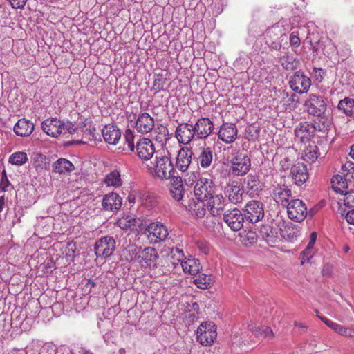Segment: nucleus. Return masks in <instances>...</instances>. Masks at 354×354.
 Listing matches in <instances>:
<instances>
[{"mask_svg":"<svg viewBox=\"0 0 354 354\" xmlns=\"http://www.w3.org/2000/svg\"><path fill=\"white\" fill-rule=\"evenodd\" d=\"M41 129L47 135L53 138H57L62 133L72 134L76 131L75 124L71 121L61 120L57 118H51L43 121Z\"/></svg>","mask_w":354,"mask_h":354,"instance_id":"obj_1","label":"nucleus"},{"mask_svg":"<svg viewBox=\"0 0 354 354\" xmlns=\"http://www.w3.org/2000/svg\"><path fill=\"white\" fill-rule=\"evenodd\" d=\"M197 340L205 346H211L217 337V328L212 322H203L196 331Z\"/></svg>","mask_w":354,"mask_h":354,"instance_id":"obj_2","label":"nucleus"},{"mask_svg":"<svg viewBox=\"0 0 354 354\" xmlns=\"http://www.w3.org/2000/svg\"><path fill=\"white\" fill-rule=\"evenodd\" d=\"M285 37L286 33L283 26L278 24L268 27L264 32V37L267 45L274 50H279L281 48V42Z\"/></svg>","mask_w":354,"mask_h":354,"instance_id":"obj_3","label":"nucleus"},{"mask_svg":"<svg viewBox=\"0 0 354 354\" xmlns=\"http://www.w3.org/2000/svg\"><path fill=\"white\" fill-rule=\"evenodd\" d=\"M243 211L244 218L250 223H256L264 217L263 204L257 200H252L246 203Z\"/></svg>","mask_w":354,"mask_h":354,"instance_id":"obj_4","label":"nucleus"},{"mask_svg":"<svg viewBox=\"0 0 354 354\" xmlns=\"http://www.w3.org/2000/svg\"><path fill=\"white\" fill-rule=\"evenodd\" d=\"M153 169L156 176L161 180H167L168 178L171 177L172 172H175L171 158L162 155L156 156Z\"/></svg>","mask_w":354,"mask_h":354,"instance_id":"obj_5","label":"nucleus"},{"mask_svg":"<svg viewBox=\"0 0 354 354\" xmlns=\"http://www.w3.org/2000/svg\"><path fill=\"white\" fill-rule=\"evenodd\" d=\"M216 187L213 181L205 177L197 180L194 192L198 201H207L215 194Z\"/></svg>","mask_w":354,"mask_h":354,"instance_id":"obj_6","label":"nucleus"},{"mask_svg":"<svg viewBox=\"0 0 354 354\" xmlns=\"http://www.w3.org/2000/svg\"><path fill=\"white\" fill-rule=\"evenodd\" d=\"M304 105L310 115L319 118L326 110L327 100L322 95L310 94Z\"/></svg>","mask_w":354,"mask_h":354,"instance_id":"obj_7","label":"nucleus"},{"mask_svg":"<svg viewBox=\"0 0 354 354\" xmlns=\"http://www.w3.org/2000/svg\"><path fill=\"white\" fill-rule=\"evenodd\" d=\"M144 234L151 243H157L164 241L169 232L167 227L161 223H151L145 230Z\"/></svg>","mask_w":354,"mask_h":354,"instance_id":"obj_8","label":"nucleus"},{"mask_svg":"<svg viewBox=\"0 0 354 354\" xmlns=\"http://www.w3.org/2000/svg\"><path fill=\"white\" fill-rule=\"evenodd\" d=\"M115 250V241L113 237L105 236L96 241L94 245L95 255L98 258L105 259L112 255Z\"/></svg>","mask_w":354,"mask_h":354,"instance_id":"obj_9","label":"nucleus"},{"mask_svg":"<svg viewBox=\"0 0 354 354\" xmlns=\"http://www.w3.org/2000/svg\"><path fill=\"white\" fill-rule=\"evenodd\" d=\"M286 206L290 219L299 223L306 218L307 207L303 201L300 199H291Z\"/></svg>","mask_w":354,"mask_h":354,"instance_id":"obj_10","label":"nucleus"},{"mask_svg":"<svg viewBox=\"0 0 354 354\" xmlns=\"http://www.w3.org/2000/svg\"><path fill=\"white\" fill-rule=\"evenodd\" d=\"M289 85L294 91L301 94L308 92L311 85V80L301 71H297L290 76Z\"/></svg>","mask_w":354,"mask_h":354,"instance_id":"obj_11","label":"nucleus"},{"mask_svg":"<svg viewBox=\"0 0 354 354\" xmlns=\"http://www.w3.org/2000/svg\"><path fill=\"white\" fill-rule=\"evenodd\" d=\"M194 131L193 124L190 121L181 122L176 128L175 137L179 143L188 145L194 140H196Z\"/></svg>","mask_w":354,"mask_h":354,"instance_id":"obj_12","label":"nucleus"},{"mask_svg":"<svg viewBox=\"0 0 354 354\" xmlns=\"http://www.w3.org/2000/svg\"><path fill=\"white\" fill-rule=\"evenodd\" d=\"M251 161L249 156L239 153L232 159L230 171L234 176H243L249 171Z\"/></svg>","mask_w":354,"mask_h":354,"instance_id":"obj_13","label":"nucleus"},{"mask_svg":"<svg viewBox=\"0 0 354 354\" xmlns=\"http://www.w3.org/2000/svg\"><path fill=\"white\" fill-rule=\"evenodd\" d=\"M243 187L236 180L227 183L224 189V194L228 201L234 205H238L243 201Z\"/></svg>","mask_w":354,"mask_h":354,"instance_id":"obj_14","label":"nucleus"},{"mask_svg":"<svg viewBox=\"0 0 354 354\" xmlns=\"http://www.w3.org/2000/svg\"><path fill=\"white\" fill-rule=\"evenodd\" d=\"M244 220L243 214L237 208L227 210L223 213V221L233 231L240 230L243 226Z\"/></svg>","mask_w":354,"mask_h":354,"instance_id":"obj_15","label":"nucleus"},{"mask_svg":"<svg viewBox=\"0 0 354 354\" xmlns=\"http://www.w3.org/2000/svg\"><path fill=\"white\" fill-rule=\"evenodd\" d=\"M214 126V122L209 118L205 117L198 118L193 124L194 133H195L196 140L208 138L213 131Z\"/></svg>","mask_w":354,"mask_h":354,"instance_id":"obj_16","label":"nucleus"},{"mask_svg":"<svg viewBox=\"0 0 354 354\" xmlns=\"http://www.w3.org/2000/svg\"><path fill=\"white\" fill-rule=\"evenodd\" d=\"M159 258L157 250L153 247L141 249L138 263L142 268H156Z\"/></svg>","mask_w":354,"mask_h":354,"instance_id":"obj_17","label":"nucleus"},{"mask_svg":"<svg viewBox=\"0 0 354 354\" xmlns=\"http://www.w3.org/2000/svg\"><path fill=\"white\" fill-rule=\"evenodd\" d=\"M137 156L142 160H150L155 153V147L152 141L147 138L140 139L136 145Z\"/></svg>","mask_w":354,"mask_h":354,"instance_id":"obj_18","label":"nucleus"},{"mask_svg":"<svg viewBox=\"0 0 354 354\" xmlns=\"http://www.w3.org/2000/svg\"><path fill=\"white\" fill-rule=\"evenodd\" d=\"M238 129L234 123L223 122L220 127L218 137L226 144L232 143L237 138Z\"/></svg>","mask_w":354,"mask_h":354,"instance_id":"obj_19","label":"nucleus"},{"mask_svg":"<svg viewBox=\"0 0 354 354\" xmlns=\"http://www.w3.org/2000/svg\"><path fill=\"white\" fill-rule=\"evenodd\" d=\"M154 119L148 113L144 112L138 115L135 128L138 132L146 134L151 132L154 128Z\"/></svg>","mask_w":354,"mask_h":354,"instance_id":"obj_20","label":"nucleus"},{"mask_svg":"<svg viewBox=\"0 0 354 354\" xmlns=\"http://www.w3.org/2000/svg\"><path fill=\"white\" fill-rule=\"evenodd\" d=\"M193 151L188 147H182L178 152L176 158V167L181 172L188 170L192 163Z\"/></svg>","mask_w":354,"mask_h":354,"instance_id":"obj_21","label":"nucleus"},{"mask_svg":"<svg viewBox=\"0 0 354 354\" xmlns=\"http://www.w3.org/2000/svg\"><path fill=\"white\" fill-rule=\"evenodd\" d=\"M259 234L262 239L270 246L279 241V229L272 224L262 225L259 230Z\"/></svg>","mask_w":354,"mask_h":354,"instance_id":"obj_22","label":"nucleus"},{"mask_svg":"<svg viewBox=\"0 0 354 354\" xmlns=\"http://www.w3.org/2000/svg\"><path fill=\"white\" fill-rule=\"evenodd\" d=\"M122 204V198L115 192L105 194L102 201V207L104 211H118L120 209Z\"/></svg>","mask_w":354,"mask_h":354,"instance_id":"obj_23","label":"nucleus"},{"mask_svg":"<svg viewBox=\"0 0 354 354\" xmlns=\"http://www.w3.org/2000/svg\"><path fill=\"white\" fill-rule=\"evenodd\" d=\"M206 201L207 202L208 211L212 216H220L223 213L225 206L223 196L215 193Z\"/></svg>","mask_w":354,"mask_h":354,"instance_id":"obj_24","label":"nucleus"},{"mask_svg":"<svg viewBox=\"0 0 354 354\" xmlns=\"http://www.w3.org/2000/svg\"><path fill=\"white\" fill-rule=\"evenodd\" d=\"M315 128L312 123L308 122H301L295 129V135L301 142L309 141L314 137Z\"/></svg>","mask_w":354,"mask_h":354,"instance_id":"obj_25","label":"nucleus"},{"mask_svg":"<svg viewBox=\"0 0 354 354\" xmlns=\"http://www.w3.org/2000/svg\"><path fill=\"white\" fill-rule=\"evenodd\" d=\"M274 200L281 205H286L290 202L292 197L291 189L286 185H277L272 191Z\"/></svg>","mask_w":354,"mask_h":354,"instance_id":"obj_26","label":"nucleus"},{"mask_svg":"<svg viewBox=\"0 0 354 354\" xmlns=\"http://www.w3.org/2000/svg\"><path fill=\"white\" fill-rule=\"evenodd\" d=\"M290 174L297 185H301L308 179V171L304 163L298 162L291 167Z\"/></svg>","mask_w":354,"mask_h":354,"instance_id":"obj_27","label":"nucleus"},{"mask_svg":"<svg viewBox=\"0 0 354 354\" xmlns=\"http://www.w3.org/2000/svg\"><path fill=\"white\" fill-rule=\"evenodd\" d=\"M102 134L106 142L116 145L121 137L120 129L113 124L106 125L102 130Z\"/></svg>","mask_w":354,"mask_h":354,"instance_id":"obj_28","label":"nucleus"},{"mask_svg":"<svg viewBox=\"0 0 354 354\" xmlns=\"http://www.w3.org/2000/svg\"><path fill=\"white\" fill-rule=\"evenodd\" d=\"M244 183L249 195L255 197L259 195L262 190L260 180L257 175L249 174L245 178Z\"/></svg>","mask_w":354,"mask_h":354,"instance_id":"obj_29","label":"nucleus"},{"mask_svg":"<svg viewBox=\"0 0 354 354\" xmlns=\"http://www.w3.org/2000/svg\"><path fill=\"white\" fill-rule=\"evenodd\" d=\"M34 124L25 118L20 119L15 124L14 132L19 136H29L34 131Z\"/></svg>","mask_w":354,"mask_h":354,"instance_id":"obj_30","label":"nucleus"},{"mask_svg":"<svg viewBox=\"0 0 354 354\" xmlns=\"http://www.w3.org/2000/svg\"><path fill=\"white\" fill-rule=\"evenodd\" d=\"M181 268L184 272L191 275H196L201 269L199 261L191 257L184 259V262H182Z\"/></svg>","mask_w":354,"mask_h":354,"instance_id":"obj_31","label":"nucleus"},{"mask_svg":"<svg viewBox=\"0 0 354 354\" xmlns=\"http://www.w3.org/2000/svg\"><path fill=\"white\" fill-rule=\"evenodd\" d=\"M74 169L73 163L65 158H59L53 165V171L59 174L70 173Z\"/></svg>","mask_w":354,"mask_h":354,"instance_id":"obj_32","label":"nucleus"},{"mask_svg":"<svg viewBox=\"0 0 354 354\" xmlns=\"http://www.w3.org/2000/svg\"><path fill=\"white\" fill-rule=\"evenodd\" d=\"M213 160V151L210 147L201 148V153L198 157V163L203 168L210 167Z\"/></svg>","mask_w":354,"mask_h":354,"instance_id":"obj_33","label":"nucleus"},{"mask_svg":"<svg viewBox=\"0 0 354 354\" xmlns=\"http://www.w3.org/2000/svg\"><path fill=\"white\" fill-rule=\"evenodd\" d=\"M319 156L318 147L315 143L309 144L303 151L302 157L308 162H315Z\"/></svg>","mask_w":354,"mask_h":354,"instance_id":"obj_34","label":"nucleus"},{"mask_svg":"<svg viewBox=\"0 0 354 354\" xmlns=\"http://www.w3.org/2000/svg\"><path fill=\"white\" fill-rule=\"evenodd\" d=\"M348 182L351 183L350 180H346V178L342 175H335L331 180L333 189L337 192H339L340 194L346 192V189L348 186Z\"/></svg>","mask_w":354,"mask_h":354,"instance_id":"obj_35","label":"nucleus"},{"mask_svg":"<svg viewBox=\"0 0 354 354\" xmlns=\"http://www.w3.org/2000/svg\"><path fill=\"white\" fill-rule=\"evenodd\" d=\"M104 183L107 187H120L122 185V180L119 171L114 170L106 174L104 179Z\"/></svg>","mask_w":354,"mask_h":354,"instance_id":"obj_36","label":"nucleus"},{"mask_svg":"<svg viewBox=\"0 0 354 354\" xmlns=\"http://www.w3.org/2000/svg\"><path fill=\"white\" fill-rule=\"evenodd\" d=\"M337 109L347 116L354 115V99L344 98L339 102Z\"/></svg>","mask_w":354,"mask_h":354,"instance_id":"obj_37","label":"nucleus"},{"mask_svg":"<svg viewBox=\"0 0 354 354\" xmlns=\"http://www.w3.org/2000/svg\"><path fill=\"white\" fill-rule=\"evenodd\" d=\"M194 283L198 288L205 290L211 286L212 280L211 276L209 275H207L203 273H198L196 275H195Z\"/></svg>","mask_w":354,"mask_h":354,"instance_id":"obj_38","label":"nucleus"},{"mask_svg":"<svg viewBox=\"0 0 354 354\" xmlns=\"http://www.w3.org/2000/svg\"><path fill=\"white\" fill-rule=\"evenodd\" d=\"M338 204H343L345 207L354 209V190L346 191L338 198Z\"/></svg>","mask_w":354,"mask_h":354,"instance_id":"obj_39","label":"nucleus"},{"mask_svg":"<svg viewBox=\"0 0 354 354\" xmlns=\"http://www.w3.org/2000/svg\"><path fill=\"white\" fill-rule=\"evenodd\" d=\"M281 236L287 241L291 242L296 240L297 236L299 235V229L290 225L285 226L283 229L281 230Z\"/></svg>","mask_w":354,"mask_h":354,"instance_id":"obj_40","label":"nucleus"},{"mask_svg":"<svg viewBox=\"0 0 354 354\" xmlns=\"http://www.w3.org/2000/svg\"><path fill=\"white\" fill-rule=\"evenodd\" d=\"M141 249V247L136 245H132L127 248V254L125 255L126 260L129 262L137 261L138 263Z\"/></svg>","mask_w":354,"mask_h":354,"instance_id":"obj_41","label":"nucleus"},{"mask_svg":"<svg viewBox=\"0 0 354 354\" xmlns=\"http://www.w3.org/2000/svg\"><path fill=\"white\" fill-rule=\"evenodd\" d=\"M28 156L26 153L18 151L13 153L9 157L8 162L15 165L21 166L28 161Z\"/></svg>","mask_w":354,"mask_h":354,"instance_id":"obj_42","label":"nucleus"},{"mask_svg":"<svg viewBox=\"0 0 354 354\" xmlns=\"http://www.w3.org/2000/svg\"><path fill=\"white\" fill-rule=\"evenodd\" d=\"M299 64V59L292 55H286L281 58V64L286 70H295Z\"/></svg>","mask_w":354,"mask_h":354,"instance_id":"obj_43","label":"nucleus"},{"mask_svg":"<svg viewBox=\"0 0 354 354\" xmlns=\"http://www.w3.org/2000/svg\"><path fill=\"white\" fill-rule=\"evenodd\" d=\"M342 175L351 182L354 180V162L346 161L342 165Z\"/></svg>","mask_w":354,"mask_h":354,"instance_id":"obj_44","label":"nucleus"},{"mask_svg":"<svg viewBox=\"0 0 354 354\" xmlns=\"http://www.w3.org/2000/svg\"><path fill=\"white\" fill-rule=\"evenodd\" d=\"M171 259L172 261L171 263L176 267L178 263L182 266V262H184V259L187 257L185 256L182 250L178 248H172L171 251Z\"/></svg>","mask_w":354,"mask_h":354,"instance_id":"obj_45","label":"nucleus"},{"mask_svg":"<svg viewBox=\"0 0 354 354\" xmlns=\"http://www.w3.org/2000/svg\"><path fill=\"white\" fill-rule=\"evenodd\" d=\"M253 333L255 337L259 339L268 338V339H271L274 336V333L271 328L265 326L255 328V330L253 331Z\"/></svg>","mask_w":354,"mask_h":354,"instance_id":"obj_46","label":"nucleus"},{"mask_svg":"<svg viewBox=\"0 0 354 354\" xmlns=\"http://www.w3.org/2000/svg\"><path fill=\"white\" fill-rule=\"evenodd\" d=\"M142 204L148 208H153L158 204V198L152 194L145 193L141 196Z\"/></svg>","mask_w":354,"mask_h":354,"instance_id":"obj_47","label":"nucleus"},{"mask_svg":"<svg viewBox=\"0 0 354 354\" xmlns=\"http://www.w3.org/2000/svg\"><path fill=\"white\" fill-rule=\"evenodd\" d=\"M257 237L258 236L256 232L249 230L245 232V234L241 236V241L245 246H250L257 243Z\"/></svg>","mask_w":354,"mask_h":354,"instance_id":"obj_48","label":"nucleus"},{"mask_svg":"<svg viewBox=\"0 0 354 354\" xmlns=\"http://www.w3.org/2000/svg\"><path fill=\"white\" fill-rule=\"evenodd\" d=\"M205 201H198L192 207H191L193 214L199 218L204 217L206 214V205Z\"/></svg>","mask_w":354,"mask_h":354,"instance_id":"obj_49","label":"nucleus"},{"mask_svg":"<svg viewBox=\"0 0 354 354\" xmlns=\"http://www.w3.org/2000/svg\"><path fill=\"white\" fill-rule=\"evenodd\" d=\"M166 79L163 77L161 74H156L154 75L153 82L151 87V90L155 93H158L163 90Z\"/></svg>","mask_w":354,"mask_h":354,"instance_id":"obj_50","label":"nucleus"},{"mask_svg":"<svg viewBox=\"0 0 354 354\" xmlns=\"http://www.w3.org/2000/svg\"><path fill=\"white\" fill-rule=\"evenodd\" d=\"M169 192L171 197L176 201L182 200L185 189L183 185L179 186H170Z\"/></svg>","mask_w":354,"mask_h":354,"instance_id":"obj_51","label":"nucleus"},{"mask_svg":"<svg viewBox=\"0 0 354 354\" xmlns=\"http://www.w3.org/2000/svg\"><path fill=\"white\" fill-rule=\"evenodd\" d=\"M323 119L324 118H318L317 121H315V122L312 124L313 126L315 128V132L317 131L326 132L330 129V122L326 119H324L323 121H322Z\"/></svg>","mask_w":354,"mask_h":354,"instance_id":"obj_52","label":"nucleus"},{"mask_svg":"<svg viewBox=\"0 0 354 354\" xmlns=\"http://www.w3.org/2000/svg\"><path fill=\"white\" fill-rule=\"evenodd\" d=\"M124 136V139H125V142L127 145L129 150L131 151H134V149H135V146H134V137H135L134 132L131 129H127L125 131Z\"/></svg>","mask_w":354,"mask_h":354,"instance_id":"obj_53","label":"nucleus"},{"mask_svg":"<svg viewBox=\"0 0 354 354\" xmlns=\"http://www.w3.org/2000/svg\"><path fill=\"white\" fill-rule=\"evenodd\" d=\"M314 248L306 247V248L301 253V263L308 261L314 255Z\"/></svg>","mask_w":354,"mask_h":354,"instance_id":"obj_54","label":"nucleus"},{"mask_svg":"<svg viewBox=\"0 0 354 354\" xmlns=\"http://www.w3.org/2000/svg\"><path fill=\"white\" fill-rule=\"evenodd\" d=\"M290 44L292 48H297L300 46V39L297 32H293L290 35Z\"/></svg>","mask_w":354,"mask_h":354,"instance_id":"obj_55","label":"nucleus"},{"mask_svg":"<svg viewBox=\"0 0 354 354\" xmlns=\"http://www.w3.org/2000/svg\"><path fill=\"white\" fill-rule=\"evenodd\" d=\"M317 317L322 320L327 326L335 332L339 326V324L334 322L333 321L319 315H317Z\"/></svg>","mask_w":354,"mask_h":354,"instance_id":"obj_56","label":"nucleus"},{"mask_svg":"<svg viewBox=\"0 0 354 354\" xmlns=\"http://www.w3.org/2000/svg\"><path fill=\"white\" fill-rule=\"evenodd\" d=\"M176 171L172 172L171 177L168 178L167 180H170V186H179L183 185V180L180 176L178 174L176 175Z\"/></svg>","mask_w":354,"mask_h":354,"instance_id":"obj_57","label":"nucleus"},{"mask_svg":"<svg viewBox=\"0 0 354 354\" xmlns=\"http://www.w3.org/2000/svg\"><path fill=\"white\" fill-rule=\"evenodd\" d=\"M10 185V183L7 177L6 171L4 169L2 171L1 180L0 182V188L2 191L6 192L8 190V187Z\"/></svg>","mask_w":354,"mask_h":354,"instance_id":"obj_58","label":"nucleus"},{"mask_svg":"<svg viewBox=\"0 0 354 354\" xmlns=\"http://www.w3.org/2000/svg\"><path fill=\"white\" fill-rule=\"evenodd\" d=\"M103 339L104 342L106 344H109L111 343L114 344L115 340V337L114 333L113 331H108L103 335Z\"/></svg>","mask_w":354,"mask_h":354,"instance_id":"obj_59","label":"nucleus"},{"mask_svg":"<svg viewBox=\"0 0 354 354\" xmlns=\"http://www.w3.org/2000/svg\"><path fill=\"white\" fill-rule=\"evenodd\" d=\"M11 6L15 9L23 8L27 0H9Z\"/></svg>","mask_w":354,"mask_h":354,"instance_id":"obj_60","label":"nucleus"},{"mask_svg":"<svg viewBox=\"0 0 354 354\" xmlns=\"http://www.w3.org/2000/svg\"><path fill=\"white\" fill-rule=\"evenodd\" d=\"M345 218L349 224L354 225V209H351L347 212L345 215Z\"/></svg>","mask_w":354,"mask_h":354,"instance_id":"obj_61","label":"nucleus"},{"mask_svg":"<svg viewBox=\"0 0 354 354\" xmlns=\"http://www.w3.org/2000/svg\"><path fill=\"white\" fill-rule=\"evenodd\" d=\"M280 165L283 170L288 169L290 166L291 165L290 160L289 159V158L285 157L281 160Z\"/></svg>","mask_w":354,"mask_h":354,"instance_id":"obj_62","label":"nucleus"},{"mask_svg":"<svg viewBox=\"0 0 354 354\" xmlns=\"http://www.w3.org/2000/svg\"><path fill=\"white\" fill-rule=\"evenodd\" d=\"M342 336L346 337L354 338V328L350 327H345Z\"/></svg>","mask_w":354,"mask_h":354,"instance_id":"obj_63","label":"nucleus"},{"mask_svg":"<svg viewBox=\"0 0 354 354\" xmlns=\"http://www.w3.org/2000/svg\"><path fill=\"white\" fill-rule=\"evenodd\" d=\"M317 239V233L313 232L310 235V240L306 247L314 248V245Z\"/></svg>","mask_w":354,"mask_h":354,"instance_id":"obj_64","label":"nucleus"}]
</instances>
